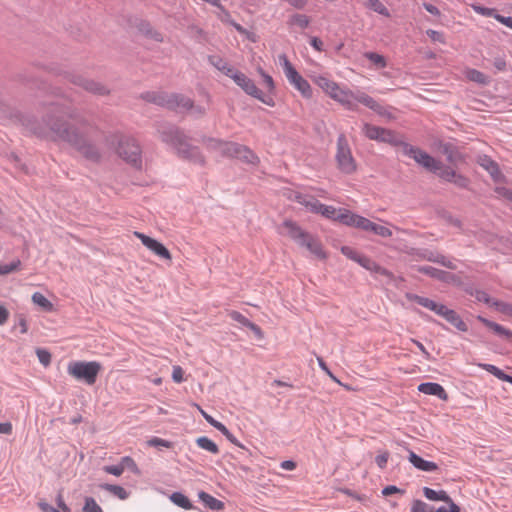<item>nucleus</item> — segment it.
I'll return each instance as SVG.
<instances>
[{
	"label": "nucleus",
	"instance_id": "nucleus-1",
	"mask_svg": "<svg viewBox=\"0 0 512 512\" xmlns=\"http://www.w3.org/2000/svg\"><path fill=\"white\" fill-rule=\"evenodd\" d=\"M25 125L26 129L37 137L65 141L88 159L98 157L96 149L89 143L86 126L66 125L62 122V118L54 114L48 116L43 127L31 122Z\"/></svg>",
	"mask_w": 512,
	"mask_h": 512
},
{
	"label": "nucleus",
	"instance_id": "nucleus-2",
	"mask_svg": "<svg viewBox=\"0 0 512 512\" xmlns=\"http://www.w3.org/2000/svg\"><path fill=\"white\" fill-rule=\"evenodd\" d=\"M311 80L329 98L340 104L346 110L357 111L359 104H362L379 114H383V107L363 91H353L346 86H341L324 75H313L311 76Z\"/></svg>",
	"mask_w": 512,
	"mask_h": 512
},
{
	"label": "nucleus",
	"instance_id": "nucleus-3",
	"mask_svg": "<svg viewBox=\"0 0 512 512\" xmlns=\"http://www.w3.org/2000/svg\"><path fill=\"white\" fill-rule=\"evenodd\" d=\"M404 152L427 170L437 173L442 179L453 182L460 187H466L468 185V179L466 177L457 174L452 168L443 167L440 162L436 161L426 152L410 145L404 146Z\"/></svg>",
	"mask_w": 512,
	"mask_h": 512
},
{
	"label": "nucleus",
	"instance_id": "nucleus-4",
	"mask_svg": "<svg viewBox=\"0 0 512 512\" xmlns=\"http://www.w3.org/2000/svg\"><path fill=\"white\" fill-rule=\"evenodd\" d=\"M162 140L174 147L181 157L201 165L205 163L204 157L200 155L198 149L191 146L186 137L178 130L172 129L169 132H162Z\"/></svg>",
	"mask_w": 512,
	"mask_h": 512
},
{
	"label": "nucleus",
	"instance_id": "nucleus-5",
	"mask_svg": "<svg viewBox=\"0 0 512 512\" xmlns=\"http://www.w3.org/2000/svg\"><path fill=\"white\" fill-rule=\"evenodd\" d=\"M148 99L160 106L176 109L180 112L192 110L193 114L202 115L205 113L204 108L194 106L189 98L179 94L157 93L149 95Z\"/></svg>",
	"mask_w": 512,
	"mask_h": 512
},
{
	"label": "nucleus",
	"instance_id": "nucleus-6",
	"mask_svg": "<svg viewBox=\"0 0 512 512\" xmlns=\"http://www.w3.org/2000/svg\"><path fill=\"white\" fill-rule=\"evenodd\" d=\"M102 366L97 361H72L67 366V372L76 380H82L88 385L96 382L97 376Z\"/></svg>",
	"mask_w": 512,
	"mask_h": 512
},
{
	"label": "nucleus",
	"instance_id": "nucleus-7",
	"mask_svg": "<svg viewBox=\"0 0 512 512\" xmlns=\"http://www.w3.org/2000/svg\"><path fill=\"white\" fill-rule=\"evenodd\" d=\"M230 78L233 79V81L249 96L259 100L269 107L275 106L274 97L266 95L256 86L255 82L251 78L241 71L235 69Z\"/></svg>",
	"mask_w": 512,
	"mask_h": 512
},
{
	"label": "nucleus",
	"instance_id": "nucleus-8",
	"mask_svg": "<svg viewBox=\"0 0 512 512\" xmlns=\"http://www.w3.org/2000/svg\"><path fill=\"white\" fill-rule=\"evenodd\" d=\"M279 61L283 67L284 74L289 83L299 91V93L306 99L313 96V90L309 82L304 79L294 68L292 63L288 60L285 54L279 55Z\"/></svg>",
	"mask_w": 512,
	"mask_h": 512
},
{
	"label": "nucleus",
	"instance_id": "nucleus-9",
	"mask_svg": "<svg viewBox=\"0 0 512 512\" xmlns=\"http://www.w3.org/2000/svg\"><path fill=\"white\" fill-rule=\"evenodd\" d=\"M335 159L338 169L345 174H352L357 169L356 161L352 155L351 149L345 136H339L337 140V151Z\"/></svg>",
	"mask_w": 512,
	"mask_h": 512
},
{
	"label": "nucleus",
	"instance_id": "nucleus-10",
	"mask_svg": "<svg viewBox=\"0 0 512 512\" xmlns=\"http://www.w3.org/2000/svg\"><path fill=\"white\" fill-rule=\"evenodd\" d=\"M362 132L370 140L384 142L395 146L403 144L402 136L389 129L366 123L362 127Z\"/></svg>",
	"mask_w": 512,
	"mask_h": 512
},
{
	"label": "nucleus",
	"instance_id": "nucleus-11",
	"mask_svg": "<svg viewBox=\"0 0 512 512\" xmlns=\"http://www.w3.org/2000/svg\"><path fill=\"white\" fill-rule=\"evenodd\" d=\"M118 154L135 167L141 164V149L134 139H124L119 143Z\"/></svg>",
	"mask_w": 512,
	"mask_h": 512
},
{
	"label": "nucleus",
	"instance_id": "nucleus-12",
	"mask_svg": "<svg viewBox=\"0 0 512 512\" xmlns=\"http://www.w3.org/2000/svg\"><path fill=\"white\" fill-rule=\"evenodd\" d=\"M341 252L343 255H345L347 258L357 262L359 265H361L363 268L372 271L377 272L382 275H387V271L383 268H381L376 262H374L372 259H370L367 256L362 255L358 251H356L354 248L349 246H342Z\"/></svg>",
	"mask_w": 512,
	"mask_h": 512
},
{
	"label": "nucleus",
	"instance_id": "nucleus-13",
	"mask_svg": "<svg viewBox=\"0 0 512 512\" xmlns=\"http://www.w3.org/2000/svg\"><path fill=\"white\" fill-rule=\"evenodd\" d=\"M134 236L137 237L142 244L151 251L154 255L167 262L172 261V255L170 251L158 240L145 235L142 232L134 231Z\"/></svg>",
	"mask_w": 512,
	"mask_h": 512
},
{
	"label": "nucleus",
	"instance_id": "nucleus-14",
	"mask_svg": "<svg viewBox=\"0 0 512 512\" xmlns=\"http://www.w3.org/2000/svg\"><path fill=\"white\" fill-rule=\"evenodd\" d=\"M280 235L291 238L300 243L307 232H305L295 221L284 220L277 228Z\"/></svg>",
	"mask_w": 512,
	"mask_h": 512
},
{
	"label": "nucleus",
	"instance_id": "nucleus-15",
	"mask_svg": "<svg viewBox=\"0 0 512 512\" xmlns=\"http://www.w3.org/2000/svg\"><path fill=\"white\" fill-rule=\"evenodd\" d=\"M287 197L304 206L309 212L315 214L318 213L319 206L321 205V202H319L314 196L299 191H291Z\"/></svg>",
	"mask_w": 512,
	"mask_h": 512
},
{
	"label": "nucleus",
	"instance_id": "nucleus-16",
	"mask_svg": "<svg viewBox=\"0 0 512 512\" xmlns=\"http://www.w3.org/2000/svg\"><path fill=\"white\" fill-rule=\"evenodd\" d=\"M299 244L307 248L316 258L320 260H325L327 258V253L325 252L322 243L309 233L306 234V237H304Z\"/></svg>",
	"mask_w": 512,
	"mask_h": 512
},
{
	"label": "nucleus",
	"instance_id": "nucleus-17",
	"mask_svg": "<svg viewBox=\"0 0 512 512\" xmlns=\"http://www.w3.org/2000/svg\"><path fill=\"white\" fill-rule=\"evenodd\" d=\"M363 216L358 215L348 209L340 208V214L338 215V222H340L343 225L354 227L357 229L362 228V221H364Z\"/></svg>",
	"mask_w": 512,
	"mask_h": 512
},
{
	"label": "nucleus",
	"instance_id": "nucleus-18",
	"mask_svg": "<svg viewBox=\"0 0 512 512\" xmlns=\"http://www.w3.org/2000/svg\"><path fill=\"white\" fill-rule=\"evenodd\" d=\"M194 406L199 410L201 415L210 425H212L214 428L220 431L231 443L240 446L235 436L230 433V431L226 428L225 425L215 420L211 415L206 413L198 404H194Z\"/></svg>",
	"mask_w": 512,
	"mask_h": 512
},
{
	"label": "nucleus",
	"instance_id": "nucleus-19",
	"mask_svg": "<svg viewBox=\"0 0 512 512\" xmlns=\"http://www.w3.org/2000/svg\"><path fill=\"white\" fill-rule=\"evenodd\" d=\"M409 298L411 300L415 301L416 303H418L419 305L433 311L434 313H436L437 315H439L441 317L443 316L444 312L447 309V306H445L444 304L435 302L434 300L426 298V297L413 295V296H410Z\"/></svg>",
	"mask_w": 512,
	"mask_h": 512
},
{
	"label": "nucleus",
	"instance_id": "nucleus-20",
	"mask_svg": "<svg viewBox=\"0 0 512 512\" xmlns=\"http://www.w3.org/2000/svg\"><path fill=\"white\" fill-rule=\"evenodd\" d=\"M418 390H419V392L424 393L426 395L437 396L439 399H441L443 401H447L448 400L447 392L438 383H432V382L421 383L418 386Z\"/></svg>",
	"mask_w": 512,
	"mask_h": 512
},
{
	"label": "nucleus",
	"instance_id": "nucleus-21",
	"mask_svg": "<svg viewBox=\"0 0 512 512\" xmlns=\"http://www.w3.org/2000/svg\"><path fill=\"white\" fill-rule=\"evenodd\" d=\"M408 459H409L410 463L415 468H417V469H419L421 471L432 472V471H436L438 469V466H437L436 463H434L432 461L424 460L423 458L418 456L413 451L409 452V458Z\"/></svg>",
	"mask_w": 512,
	"mask_h": 512
},
{
	"label": "nucleus",
	"instance_id": "nucleus-22",
	"mask_svg": "<svg viewBox=\"0 0 512 512\" xmlns=\"http://www.w3.org/2000/svg\"><path fill=\"white\" fill-rule=\"evenodd\" d=\"M363 225L361 230L372 232L375 235L381 236V237H391L392 231L383 225L377 224L372 222L371 220L364 218V221H362Z\"/></svg>",
	"mask_w": 512,
	"mask_h": 512
},
{
	"label": "nucleus",
	"instance_id": "nucleus-23",
	"mask_svg": "<svg viewBox=\"0 0 512 512\" xmlns=\"http://www.w3.org/2000/svg\"><path fill=\"white\" fill-rule=\"evenodd\" d=\"M219 152L227 157L236 158L243 145L234 142H216Z\"/></svg>",
	"mask_w": 512,
	"mask_h": 512
},
{
	"label": "nucleus",
	"instance_id": "nucleus-24",
	"mask_svg": "<svg viewBox=\"0 0 512 512\" xmlns=\"http://www.w3.org/2000/svg\"><path fill=\"white\" fill-rule=\"evenodd\" d=\"M442 317L459 331L466 332L468 330L467 324L461 319L456 311L447 307Z\"/></svg>",
	"mask_w": 512,
	"mask_h": 512
},
{
	"label": "nucleus",
	"instance_id": "nucleus-25",
	"mask_svg": "<svg viewBox=\"0 0 512 512\" xmlns=\"http://www.w3.org/2000/svg\"><path fill=\"white\" fill-rule=\"evenodd\" d=\"M477 319L498 336L512 340V332L510 330L482 316H478Z\"/></svg>",
	"mask_w": 512,
	"mask_h": 512
},
{
	"label": "nucleus",
	"instance_id": "nucleus-26",
	"mask_svg": "<svg viewBox=\"0 0 512 512\" xmlns=\"http://www.w3.org/2000/svg\"><path fill=\"white\" fill-rule=\"evenodd\" d=\"M419 271L425 274L430 275L433 278H437L441 281L450 283L454 281V276L448 272L438 270L431 266H423L419 268Z\"/></svg>",
	"mask_w": 512,
	"mask_h": 512
},
{
	"label": "nucleus",
	"instance_id": "nucleus-27",
	"mask_svg": "<svg viewBox=\"0 0 512 512\" xmlns=\"http://www.w3.org/2000/svg\"><path fill=\"white\" fill-rule=\"evenodd\" d=\"M423 493L431 501L451 502V497L444 490L435 491L429 487H424Z\"/></svg>",
	"mask_w": 512,
	"mask_h": 512
},
{
	"label": "nucleus",
	"instance_id": "nucleus-28",
	"mask_svg": "<svg viewBox=\"0 0 512 512\" xmlns=\"http://www.w3.org/2000/svg\"><path fill=\"white\" fill-rule=\"evenodd\" d=\"M363 56L371 63L375 69H383L387 66L386 58L376 52H365Z\"/></svg>",
	"mask_w": 512,
	"mask_h": 512
},
{
	"label": "nucleus",
	"instance_id": "nucleus-29",
	"mask_svg": "<svg viewBox=\"0 0 512 512\" xmlns=\"http://www.w3.org/2000/svg\"><path fill=\"white\" fill-rule=\"evenodd\" d=\"M210 63L219 71L230 77L232 73L235 71L233 67H231L226 61L218 56H210Z\"/></svg>",
	"mask_w": 512,
	"mask_h": 512
},
{
	"label": "nucleus",
	"instance_id": "nucleus-30",
	"mask_svg": "<svg viewBox=\"0 0 512 512\" xmlns=\"http://www.w3.org/2000/svg\"><path fill=\"white\" fill-rule=\"evenodd\" d=\"M480 164L490 173L494 180L498 181L502 178V174L499 170L497 163L491 160L490 158H483Z\"/></svg>",
	"mask_w": 512,
	"mask_h": 512
},
{
	"label": "nucleus",
	"instance_id": "nucleus-31",
	"mask_svg": "<svg viewBox=\"0 0 512 512\" xmlns=\"http://www.w3.org/2000/svg\"><path fill=\"white\" fill-rule=\"evenodd\" d=\"M199 498L202 502L212 510H222L224 509V503L215 497L211 496L206 492H200Z\"/></svg>",
	"mask_w": 512,
	"mask_h": 512
},
{
	"label": "nucleus",
	"instance_id": "nucleus-32",
	"mask_svg": "<svg viewBox=\"0 0 512 512\" xmlns=\"http://www.w3.org/2000/svg\"><path fill=\"white\" fill-rule=\"evenodd\" d=\"M236 158L252 165H257L259 163V158L257 157V155L244 145L242 146L240 152L237 153Z\"/></svg>",
	"mask_w": 512,
	"mask_h": 512
},
{
	"label": "nucleus",
	"instance_id": "nucleus-33",
	"mask_svg": "<svg viewBox=\"0 0 512 512\" xmlns=\"http://www.w3.org/2000/svg\"><path fill=\"white\" fill-rule=\"evenodd\" d=\"M364 5L380 15L390 17L389 10L380 0H366Z\"/></svg>",
	"mask_w": 512,
	"mask_h": 512
},
{
	"label": "nucleus",
	"instance_id": "nucleus-34",
	"mask_svg": "<svg viewBox=\"0 0 512 512\" xmlns=\"http://www.w3.org/2000/svg\"><path fill=\"white\" fill-rule=\"evenodd\" d=\"M317 214H320L327 219H330L333 221H338V215L340 214V208L337 209L334 206L325 205V204L321 203Z\"/></svg>",
	"mask_w": 512,
	"mask_h": 512
},
{
	"label": "nucleus",
	"instance_id": "nucleus-35",
	"mask_svg": "<svg viewBox=\"0 0 512 512\" xmlns=\"http://www.w3.org/2000/svg\"><path fill=\"white\" fill-rule=\"evenodd\" d=\"M196 444L198 445V447H200L201 449H204L212 454H218L219 453V448L218 446L216 445L215 442H213L211 439H209L208 437H199L196 439Z\"/></svg>",
	"mask_w": 512,
	"mask_h": 512
},
{
	"label": "nucleus",
	"instance_id": "nucleus-36",
	"mask_svg": "<svg viewBox=\"0 0 512 512\" xmlns=\"http://www.w3.org/2000/svg\"><path fill=\"white\" fill-rule=\"evenodd\" d=\"M257 71L259 75L262 77L263 83L267 89V92L265 94L274 97L276 86L273 78L269 74H267L262 68H258Z\"/></svg>",
	"mask_w": 512,
	"mask_h": 512
},
{
	"label": "nucleus",
	"instance_id": "nucleus-37",
	"mask_svg": "<svg viewBox=\"0 0 512 512\" xmlns=\"http://www.w3.org/2000/svg\"><path fill=\"white\" fill-rule=\"evenodd\" d=\"M32 302L35 305L40 306L46 311H52L53 310V304L40 292H35L32 295Z\"/></svg>",
	"mask_w": 512,
	"mask_h": 512
},
{
	"label": "nucleus",
	"instance_id": "nucleus-38",
	"mask_svg": "<svg viewBox=\"0 0 512 512\" xmlns=\"http://www.w3.org/2000/svg\"><path fill=\"white\" fill-rule=\"evenodd\" d=\"M101 488L112 493L116 497H118L121 500H125L128 498V492L121 486L118 485H112V484H104L101 485Z\"/></svg>",
	"mask_w": 512,
	"mask_h": 512
},
{
	"label": "nucleus",
	"instance_id": "nucleus-39",
	"mask_svg": "<svg viewBox=\"0 0 512 512\" xmlns=\"http://www.w3.org/2000/svg\"><path fill=\"white\" fill-rule=\"evenodd\" d=\"M171 501L176 504L177 506L184 508V509H191L192 504L190 500L182 493L175 492L170 497Z\"/></svg>",
	"mask_w": 512,
	"mask_h": 512
},
{
	"label": "nucleus",
	"instance_id": "nucleus-40",
	"mask_svg": "<svg viewBox=\"0 0 512 512\" xmlns=\"http://www.w3.org/2000/svg\"><path fill=\"white\" fill-rule=\"evenodd\" d=\"M465 76L470 81L480 83V84H486L487 83V77L480 71L476 69H468L465 72Z\"/></svg>",
	"mask_w": 512,
	"mask_h": 512
},
{
	"label": "nucleus",
	"instance_id": "nucleus-41",
	"mask_svg": "<svg viewBox=\"0 0 512 512\" xmlns=\"http://www.w3.org/2000/svg\"><path fill=\"white\" fill-rule=\"evenodd\" d=\"M21 261L19 259L13 260L9 264L0 265V275H8L17 272L21 269Z\"/></svg>",
	"mask_w": 512,
	"mask_h": 512
},
{
	"label": "nucleus",
	"instance_id": "nucleus-42",
	"mask_svg": "<svg viewBox=\"0 0 512 512\" xmlns=\"http://www.w3.org/2000/svg\"><path fill=\"white\" fill-rule=\"evenodd\" d=\"M84 88L92 93L96 94H105L107 89L100 83H97L93 80H86L84 83Z\"/></svg>",
	"mask_w": 512,
	"mask_h": 512
},
{
	"label": "nucleus",
	"instance_id": "nucleus-43",
	"mask_svg": "<svg viewBox=\"0 0 512 512\" xmlns=\"http://www.w3.org/2000/svg\"><path fill=\"white\" fill-rule=\"evenodd\" d=\"M471 7L476 13H478L482 16L493 17L495 19H496V16H500V14H498L496 9H494V8L483 7L478 4H472Z\"/></svg>",
	"mask_w": 512,
	"mask_h": 512
},
{
	"label": "nucleus",
	"instance_id": "nucleus-44",
	"mask_svg": "<svg viewBox=\"0 0 512 512\" xmlns=\"http://www.w3.org/2000/svg\"><path fill=\"white\" fill-rule=\"evenodd\" d=\"M492 306L495 307L499 312L512 317V305L502 301H493Z\"/></svg>",
	"mask_w": 512,
	"mask_h": 512
},
{
	"label": "nucleus",
	"instance_id": "nucleus-45",
	"mask_svg": "<svg viewBox=\"0 0 512 512\" xmlns=\"http://www.w3.org/2000/svg\"><path fill=\"white\" fill-rule=\"evenodd\" d=\"M291 22L292 24H295L297 26H299L300 28H307L310 24V19L308 16L304 15V14H295L292 18H291Z\"/></svg>",
	"mask_w": 512,
	"mask_h": 512
},
{
	"label": "nucleus",
	"instance_id": "nucleus-46",
	"mask_svg": "<svg viewBox=\"0 0 512 512\" xmlns=\"http://www.w3.org/2000/svg\"><path fill=\"white\" fill-rule=\"evenodd\" d=\"M480 367H482L483 369H485L486 371L490 372L491 374H493L495 377H497L498 379L500 380H504L506 379V375L502 370H500L498 367L494 366V365H491V364H480L479 365Z\"/></svg>",
	"mask_w": 512,
	"mask_h": 512
},
{
	"label": "nucleus",
	"instance_id": "nucleus-47",
	"mask_svg": "<svg viewBox=\"0 0 512 512\" xmlns=\"http://www.w3.org/2000/svg\"><path fill=\"white\" fill-rule=\"evenodd\" d=\"M84 512H103L102 508L96 503L93 498H86L83 508Z\"/></svg>",
	"mask_w": 512,
	"mask_h": 512
},
{
	"label": "nucleus",
	"instance_id": "nucleus-48",
	"mask_svg": "<svg viewBox=\"0 0 512 512\" xmlns=\"http://www.w3.org/2000/svg\"><path fill=\"white\" fill-rule=\"evenodd\" d=\"M228 316H229L232 320H234V321H236V322L240 323L241 325H243V326H245V327H246V326L248 325V323L250 322V320H249V319H247L244 315H242L240 312L235 311V310L229 311V312H228Z\"/></svg>",
	"mask_w": 512,
	"mask_h": 512
},
{
	"label": "nucleus",
	"instance_id": "nucleus-49",
	"mask_svg": "<svg viewBox=\"0 0 512 512\" xmlns=\"http://www.w3.org/2000/svg\"><path fill=\"white\" fill-rule=\"evenodd\" d=\"M430 507L421 500H414L411 506V512H430Z\"/></svg>",
	"mask_w": 512,
	"mask_h": 512
},
{
	"label": "nucleus",
	"instance_id": "nucleus-50",
	"mask_svg": "<svg viewBox=\"0 0 512 512\" xmlns=\"http://www.w3.org/2000/svg\"><path fill=\"white\" fill-rule=\"evenodd\" d=\"M120 464H121V466H123L124 470L130 469L134 472H138V468H137L135 461L129 456L123 457L120 461Z\"/></svg>",
	"mask_w": 512,
	"mask_h": 512
},
{
	"label": "nucleus",
	"instance_id": "nucleus-51",
	"mask_svg": "<svg viewBox=\"0 0 512 512\" xmlns=\"http://www.w3.org/2000/svg\"><path fill=\"white\" fill-rule=\"evenodd\" d=\"M148 444L150 446H155V447H158V446H161V447H165V448H171L172 447V443L165 440V439H162V438H158V437H154L152 439H150L148 441Z\"/></svg>",
	"mask_w": 512,
	"mask_h": 512
},
{
	"label": "nucleus",
	"instance_id": "nucleus-52",
	"mask_svg": "<svg viewBox=\"0 0 512 512\" xmlns=\"http://www.w3.org/2000/svg\"><path fill=\"white\" fill-rule=\"evenodd\" d=\"M37 356H38V359L40 361V363H42L44 366H48L51 362V354L46 351V350H42V349H38L37 350Z\"/></svg>",
	"mask_w": 512,
	"mask_h": 512
},
{
	"label": "nucleus",
	"instance_id": "nucleus-53",
	"mask_svg": "<svg viewBox=\"0 0 512 512\" xmlns=\"http://www.w3.org/2000/svg\"><path fill=\"white\" fill-rule=\"evenodd\" d=\"M103 470L114 476H120L124 472L123 466L120 463L118 465L105 466Z\"/></svg>",
	"mask_w": 512,
	"mask_h": 512
},
{
	"label": "nucleus",
	"instance_id": "nucleus-54",
	"mask_svg": "<svg viewBox=\"0 0 512 512\" xmlns=\"http://www.w3.org/2000/svg\"><path fill=\"white\" fill-rule=\"evenodd\" d=\"M388 459H389V453L387 451H384L376 456L375 462L379 468L383 469L386 467Z\"/></svg>",
	"mask_w": 512,
	"mask_h": 512
},
{
	"label": "nucleus",
	"instance_id": "nucleus-55",
	"mask_svg": "<svg viewBox=\"0 0 512 512\" xmlns=\"http://www.w3.org/2000/svg\"><path fill=\"white\" fill-rule=\"evenodd\" d=\"M183 375L184 371L180 366L176 365L173 367L172 379L174 382L181 383L184 380Z\"/></svg>",
	"mask_w": 512,
	"mask_h": 512
},
{
	"label": "nucleus",
	"instance_id": "nucleus-56",
	"mask_svg": "<svg viewBox=\"0 0 512 512\" xmlns=\"http://www.w3.org/2000/svg\"><path fill=\"white\" fill-rule=\"evenodd\" d=\"M317 361H318V364H319V367L335 382L341 384V382L333 375V373L329 370V368L327 367L326 363L324 362V360L321 358V357H318L317 358Z\"/></svg>",
	"mask_w": 512,
	"mask_h": 512
},
{
	"label": "nucleus",
	"instance_id": "nucleus-57",
	"mask_svg": "<svg viewBox=\"0 0 512 512\" xmlns=\"http://www.w3.org/2000/svg\"><path fill=\"white\" fill-rule=\"evenodd\" d=\"M476 299H477L478 301H480V302H484V303H486V304H488V305H490V306H492V303H493V301H494V300H493V299H491V298L489 297V295H488L486 292H484V291H478V292L476 293Z\"/></svg>",
	"mask_w": 512,
	"mask_h": 512
},
{
	"label": "nucleus",
	"instance_id": "nucleus-58",
	"mask_svg": "<svg viewBox=\"0 0 512 512\" xmlns=\"http://www.w3.org/2000/svg\"><path fill=\"white\" fill-rule=\"evenodd\" d=\"M426 33L432 41L444 43V37L442 33L431 29L427 30Z\"/></svg>",
	"mask_w": 512,
	"mask_h": 512
},
{
	"label": "nucleus",
	"instance_id": "nucleus-59",
	"mask_svg": "<svg viewBox=\"0 0 512 512\" xmlns=\"http://www.w3.org/2000/svg\"><path fill=\"white\" fill-rule=\"evenodd\" d=\"M246 327L249 328L257 338L262 339L264 337L262 329L253 322L250 321Z\"/></svg>",
	"mask_w": 512,
	"mask_h": 512
},
{
	"label": "nucleus",
	"instance_id": "nucleus-60",
	"mask_svg": "<svg viewBox=\"0 0 512 512\" xmlns=\"http://www.w3.org/2000/svg\"><path fill=\"white\" fill-rule=\"evenodd\" d=\"M395 493H403V491L401 489H399L398 487L394 486V485H389V486H386L383 490H382V494L384 496H390L392 494H395Z\"/></svg>",
	"mask_w": 512,
	"mask_h": 512
},
{
	"label": "nucleus",
	"instance_id": "nucleus-61",
	"mask_svg": "<svg viewBox=\"0 0 512 512\" xmlns=\"http://www.w3.org/2000/svg\"><path fill=\"white\" fill-rule=\"evenodd\" d=\"M56 502L58 507L62 510V512H71L70 508L64 502L63 496L59 493L56 497Z\"/></svg>",
	"mask_w": 512,
	"mask_h": 512
},
{
	"label": "nucleus",
	"instance_id": "nucleus-62",
	"mask_svg": "<svg viewBox=\"0 0 512 512\" xmlns=\"http://www.w3.org/2000/svg\"><path fill=\"white\" fill-rule=\"evenodd\" d=\"M496 20L506 27L512 29V17L496 16Z\"/></svg>",
	"mask_w": 512,
	"mask_h": 512
},
{
	"label": "nucleus",
	"instance_id": "nucleus-63",
	"mask_svg": "<svg viewBox=\"0 0 512 512\" xmlns=\"http://www.w3.org/2000/svg\"><path fill=\"white\" fill-rule=\"evenodd\" d=\"M496 193L505 198L512 199V191L508 190L505 187H497Z\"/></svg>",
	"mask_w": 512,
	"mask_h": 512
},
{
	"label": "nucleus",
	"instance_id": "nucleus-64",
	"mask_svg": "<svg viewBox=\"0 0 512 512\" xmlns=\"http://www.w3.org/2000/svg\"><path fill=\"white\" fill-rule=\"evenodd\" d=\"M39 509L42 511V512H52L53 511V507L51 505H49L46 501L44 500H41L37 503Z\"/></svg>",
	"mask_w": 512,
	"mask_h": 512
}]
</instances>
